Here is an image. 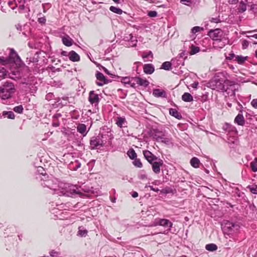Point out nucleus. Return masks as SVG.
I'll use <instances>...</instances> for the list:
<instances>
[{"instance_id":"55","label":"nucleus","mask_w":257,"mask_h":257,"mask_svg":"<svg viewBox=\"0 0 257 257\" xmlns=\"http://www.w3.org/2000/svg\"><path fill=\"white\" fill-rule=\"evenodd\" d=\"M38 22L40 23V24H45L46 22V20L45 19V18L44 17H41V18H39L38 19Z\"/></svg>"},{"instance_id":"64","label":"nucleus","mask_w":257,"mask_h":257,"mask_svg":"<svg viewBox=\"0 0 257 257\" xmlns=\"http://www.w3.org/2000/svg\"><path fill=\"white\" fill-rule=\"evenodd\" d=\"M8 62V60H5L4 57H0V62H1L3 65L7 64Z\"/></svg>"},{"instance_id":"10","label":"nucleus","mask_w":257,"mask_h":257,"mask_svg":"<svg viewBox=\"0 0 257 257\" xmlns=\"http://www.w3.org/2000/svg\"><path fill=\"white\" fill-rule=\"evenodd\" d=\"M117 78H120V81L124 84H130L131 87L133 88H136V83L134 82V77H119L117 76Z\"/></svg>"},{"instance_id":"43","label":"nucleus","mask_w":257,"mask_h":257,"mask_svg":"<svg viewBox=\"0 0 257 257\" xmlns=\"http://www.w3.org/2000/svg\"><path fill=\"white\" fill-rule=\"evenodd\" d=\"M133 164L139 168H142L143 166V164L141 162L140 159L135 158L134 161L133 162Z\"/></svg>"},{"instance_id":"2","label":"nucleus","mask_w":257,"mask_h":257,"mask_svg":"<svg viewBox=\"0 0 257 257\" xmlns=\"http://www.w3.org/2000/svg\"><path fill=\"white\" fill-rule=\"evenodd\" d=\"M37 178L40 180L41 185L44 188L46 187L53 191L58 190L57 180L52 178H49L46 173H41L37 177Z\"/></svg>"},{"instance_id":"19","label":"nucleus","mask_w":257,"mask_h":257,"mask_svg":"<svg viewBox=\"0 0 257 257\" xmlns=\"http://www.w3.org/2000/svg\"><path fill=\"white\" fill-rule=\"evenodd\" d=\"M222 128L224 131L228 132H236L237 131L236 130V128L235 126L232 125V124L228 123H225L222 127Z\"/></svg>"},{"instance_id":"53","label":"nucleus","mask_w":257,"mask_h":257,"mask_svg":"<svg viewBox=\"0 0 257 257\" xmlns=\"http://www.w3.org/2000/svg\"><path fill=\"white\" fill-rule=\"evenodd\" d=\"M249 45V43L247 40H243L242 42V49H246Z\"/></svg>"},{"instance_id":"60","label":"nucleus","mask_w":257,"mask_h":257,"mask_svg":"<svg viewBox=\"0 0 257 257\" xmlns=\"http://www.w3.org/2000/svg\"><path fill=\"white\" fill-rule=\"evenodd\" d=\"M102 70H103V71L107 74L109 75H110L111 76V77H113V75H112V74H111L109 71L104 67H102Z\"/></svg>"},{"instance_id":"38","label":"nucleus","mask_w":257,"mask_h":257,"mask_svg":"<svg viewBox=\"0 0 257 257\" xmlns=\"http://www.w3.org/2000/svg\"><path fill=\"white\" fill-rule=\"evenodd\" d=\"M39 53L40 52H37L34 57H33L32 58H30V62H33V63H36V62H38L39 61Z\"/></svg>"},{"instance_id":"25","label":"nucleus","mask_w":257,"mask_h":257,"mask_svg":"<svg viewBox=\"0 0 257 257\" xmlns=\"http://www.w3.org/2000/svg\"><path fill=\"white\" fill-rule=\"evenodd\" d=\"M169 113L172 116L178 119H181L182 118L181 113L179 112L176 109L170 108L169 110Z\"/></svg>"},{"instance_id":"9","label":"nucleus","mask_w":257,"mask_h":257,"mask_svg":"<svg viewBox=\"0 0 257 257\" xmlns=\"http://www.w3.org/2000/svg\"><path fill=\"white\" fill-rule=\"evenodd\" d=\"M143 155L145 158L148 161L150 164H152L153 162L157 161L160 158L155 156L152 152L148 150L143 151Z\"/></svg>"},{"instance_id":"46","label":"nucleus","mask_w":257,"mask_h":257,"mask_svg":"<svg viewBox=\"0 0 257 257\" xmlns=\"http://www.w3.org/2000/svg\"><path fill=\"white\" fill-rule=\"evenodd\" d=\"M161 192L163 194H169L173 192V190L170 187H166L161 190Z\"/></svg>"},{"instance_id":"27","label":"nucleus","mask_w":257,"mask_h":257,"mask_svg":"<svg viewBox=\"0 0 257 257\" xmlns=\"http://www.w3.org/2000/svg\"><path fill=\"white\" fill-rule=\"evenodd\" d=\"M182 99L185 102H191L193 100V96L188 92H185L182 95Z\"/></svg>"},{"instance_id":"8","label":"nucleus","mask_w":257,"mask_h":257,"mask_svg":"<svg viewBox=\"0 0 257 257\" xmlns=\"http://www.w3.org/2000/svg\"><path fill=\"white\" fill-rule=\"evenodd\" d=\"M88 100L92 105L96 106L98 105L100 99L98 95L95 93L94 91H90L89 93Z\"/></svg>"},{"instance_id":"6","label":"nucleus","mask_w":257,"mask_h":257,"mask_svg":"<svg viewBox=\"0 0 257 257\" xmlns=\"http://www.w3.org/2000/svg\"><path fill=\"white\" fill-rule=\"evenodd\" d=\"M208 35L214 41L221 39L222 34L221 30L219 29L215 30H210L208 33Z\"/></svg>"},{"instance_id":"33","label":"nucleus","mask_w":257,"mask_h":257,"mask_svg":"<svg viewBox=\"0 0 257 257\" xmlns=\"http://www.w3.org/2000/svg\"><path fill=\"white\" fill-rule=\"evenodd\" d=\"M205 248L208 251H213L217 249V246L214 243H210L206 245Z\"/></svg>"},{"instance_id":"61","label":"nucleus","mask_w":257,"mask_h":257,"mask_svg":"<svg viewBox=\"0 0 257 257\" xmlns=\"http://www.w3.org/2000/svg\"><path fill=\"white\" fill-rule=\"evenodd\" d=\"M234 57H236L235 56V54L234 53H230L229 54L228 56L226 57V59L227 60H232Z\"/></svg>"},{"instance_id":"47","label":"nucleus","mask_w":257,"mask_h":257,"mask_svg":"<svg viewBox=\"0 0 257 257\" xmlns=\"http://www.w3.org/2000/svg\"><path fill=\"white\" fill-rule=\"evenodd\" d=\"M17 57L18 58L20 59L19 56H18V54L15 52L14 49H11L10 50V57Z\"/></svg>"},{"instance_id":"51","label":"nucleus","mask_w":257,"mask_h":257,"mask_svg":"<svg viewBox=\"0 0 257 257\" xmlns=\"http://www.w3.org/2000/svg\"><path fill=\"white\" fill-rule=\"evenodd\" d=\"M117 91H121V92H122L121 95L120 96V97H119L120 98L122 99H124L126 97V96H127V91H126L125 92H123L122 89H120V88L118 89Z\"/></svg>"},{"instance_id":"11","label":"nucleus","mask_w":257,"mask_h":257,"mask_svg":"<svg viewBox=\"0 0 257 257\" xmlns=\"http://www.w3.org/2000/svg\"><path fill=\"white\" fill-rule=\"evenodd\" d=\"M151 164L152 165L153 171L156 174H159L161 171L160 167L163 165V161L160 158Z\"/></svg>"},{"instance_id":"35","label":"nucleus","mask_w":257,"mask_h":257,"mask_svg":"<svg viewBox=\"0 0 257 257\" xmlns=\"http://www.w3.org/2000/svg\"><path fill=\"white\" fill-rule=\"evenodd\" d=\"M109 10L111 12L118 15H121L123 12L122 10L118 8L115 7L114 6H111L109 8Z\"/></svg>"},{"instance_id":"48","label":"nucleus","mask_w":257,"mask_h":257,"mask_svg":"<svg viewBox=\"0 0 257 257\" xmlns=\"http://www.w3.org/2000/svg\"><path fill=\"white\" fill-rule=\"evenodd\" d=\"M148 16L151 18H154L157 17V13L155 11H150L148 12Z\"/></svg>"},{"instance_id":"41","label":"nucleus","mask_w":257,"mask_h":257,"mask_svg":"<svg viewBox=\"0 0 257 257\" xmlns=\"http://www.w3.org/2000/svg\"><path fill=\"white\" fill-rule=\"evenodd\" d=\"M250 168L251 171L253 172H257V163L254 161L250 162Z\"/></svg>"},{"instance_id":"26","label":"nucleus","mask_w":257,"mask_h":257,"mask_svg":"<svg viewBox=\"0 0 257 257\" xmlns=\"http://www.w3.org/2000/svg\"><path fill=\"white\" fill-rule=\"evenodd\" d=\"M99 137H100V140L103 141V146L105 145L108 140H110V136L108 135V132L106 134H99L98 135Z\"/></svg>"},{"instance_id":"54","label":"nucleus","mask_w":257,"mask_h":257,"mask_svg":"<svg viewBox=\"0 0 257 257\" xmlns=\"http://www.w3.org/2000/svg\"><path fill=\"white\" fill-rule=\"evenodd\" d=\"M70 191L72 194H79L80 193V192L78 190V188H75L74 187H73L72 189H70Z\"/></svg>"},{"instance_id":"58","label":"nucleus","mask_w":257,"mask_h":257,"mask_svg":"<svg viewBox=\"0 0 257 257\" xmlns=\"http://www.w3.org/2000/svg\"><path fill=\"white\" fill-rule=\"evenodd\" d=\"M251 104L255 108H257V99H253L251 102Z\"/></svg>"},{"instance_id":"12","label":"nucleus","mask_w":257,"mask_h":257,"mask_svg":"<svg viewBox=\"0 0 257 257\" xmlns=\"http://www.w3.org/2000/svg\"><path fill=\"white\" fill-rule=\"evenodd\" d=\"M95 76L96 79L99 80V82H96V83L98 86H102L105 84L108 83V80L105 78L104 75L100 72L97 71L95 74Z\"/></svg>"},{"instance_id":"23","label":"nucleus","mask_w":257,"mask_h":257,"mask_svg":"<svg viewBox=\"0 0 257 257\" xmlns=\"http://www.w3.org/2000/svg\"><path fill=\"white\" fill-rule=\"evenodd\" d=\"M171 141L170 138L167 135L165 132L163 133L159 139V142H161L165 144H169Z\"/></svg>"},{"instance_id":"39","label":"nucleus","mask_w":257,"mask_h":257,"mask_svg":"<svg viewBox=\"0 0 257 257\" xmlns=\"http://www.w3.org/2000/svg\"><path fill=\"white\" fill-rule=\"evenodd\" d=\"M128 42L130 43L129 46L135 47L137 45V40L136 38L132 35V38Z\"/></svg>"},{"instance_id":"20","label":"nucleus","mask_w":257,"mask_h":257,"mask_svg":"<svg viewBox=\"0 0 257 257\" xmlns=\"http://www.w3.org/2000/svg\"><path fill=\"white\" fill-rule=\"evenodd\" d=\"M77 131L79 133L85 136L87 134L86 126L85 124L79 123L77 126Z\"/></svg>"},{"instance_id":"14","label":"nucleus","mask_w":257,"mask_h":257,"mask_svg":"<svg viewBox=\"0 0 257 257\" xmlns=\"http://www.w3.org/2000/svg\"><path fill=\"white\" fill-rule=\"evenodd\" d=\"M153 94L156 97L166 98L167 94L165 90L160 89H155L153 90Z\"/></svg>"},{"instance_id":"16","label":"nucleus","mask_w":257,"mask_h":257,"mask_svg":"<svg viewBox=\"0 0 257 257\" xmlns=\"http://www.w3.org/2000/svg\"><path fill=\"white\" fill-rule=\"evenodd\" d=\"M68 57L72 62H78L80 60L79 55L74 51H71L69 52Z\"/></svg>"},{"instance_id":"62","label":"nucleus","mask_w":257,"mask_h":257,"mask_svg":"<svg viewBox=\"0 0 257 257\" xmlns=\"http://www.w3.org/2000/svg\"><path fill=\"white\" fill-rule=\"evenodd\" d=\"M151 57V58H153V53L151 51H149L147 53V54L145 55V56H143V57L144 58H148L149 57Z\"/></svg>"},{"instance_id":"56","label":"nucleus","mask_w":257,"mask_h":257,"mask_svg":"<svg viewBox=\"0 0 257 257\" xmlns=\"http://www.w3.org/2000/svg\"><path fill=\"white\" fill-rule=\"evenodd\" d=\"M210 21L211 22L214 23H218L220 22V20L219 17L212 18Z\"/></svg>"},{"instance_id":"1","label":"nucleus","mask_w":257,"mask_h":257,"mask_svg":"<svg viewBox=\"0 0 257 257\" xmlns=\"http://www.w3.org/2000/svg\"><path fill=\"white\" fill-rule=\"evenodd\" d=\"M229 75L226 71H222L216 73L214 80L209 82L210 86L213 89H218L225 91L230 96L235 97V92L238 91V87L236 88L237 84L234 81L228 79Z\"/></svg>"},{"instance_id":"13","label":"nucleus","mask_w":257,"mask_h":257,"mask_svg":"<svg viewBox=\"0 0 257 257\" xmlns=\"http://www.w3.org/2000/svg\"><path fill=\"white\" fill-rule=\"evenodd\" d=\"M134 82L136 83V84H137L139 86L144 87H147L149 84V82L147 80L143 79L140 77H135Z\"/></svg>"},{"instance_id":"45","label":"nucleus","mask_w":257,"mask_h":257,"mask_svg":"<svg viewBox=\"0 0 257 257\" xmlns=\"http://www.w3.org/2000/svg\"><path fill=\"white\" fill-rule=\"evenodd\" d=\"M203 30H204V29L202 27H200L199 26H195V27H194L192 29L191 32L193 34H195L199 31H203Z\"/></svg>"},{"instance_id":"24","label":"nucleus","mask_w":257,"mask_h":257,"mask_svg":"<svg viewBox=\"0 0 257 257\" xmlns=\"http://www.w3.org/2000/svg\"><path fill=\"white\" fill-rule=\"evenodd\" d=\"M73 40L68 35L62 38V42L66 46L69 47L72 45Z\"/></svg>"},{"instance_id":"40","label":"nucleus","mask_w":257,"mask_h":257,"mask_svg":"<svg viewBox=\"0 0 257 257\" xmlns=\"http://www.w3.org/2000/svg\"><path fill=\"white\" fill-rule=\"evenodd\" d=\"M55 99L56 100L55 102L57 103L58 105L59 106L60 105L61 106H65V105H67V102H62V101L61 100L62 98L57 97Z\"/></svg>"},{"instance_id":"44","label":"nucleus","mask_w":257,"mask_h":257,"mask_svg":"<svg viewBox=\"0 0 257 257\" xmlns=\"http://www.w3.org/2000/svg\"><path fill=\"white\" fill-rule=\"evenodd\" d=\"M200 51V49L198 47H195L193 45L191 46V50L190 52V54L191 55H194L196 54L197 53L199 52Z\"/></svg>"},{"instance_id":"49","label":"nucleus","mask_w":257,"mask_h":257,"mask_svg":"<svg viewBox=\"0 0 257 257\" xmlns=\"http://www.w3.org/2000/svg\"><path fill=\"white\" fill-rule=\"evenodd\" d=\"M24 4H20L19 5H18V7L19 8L20 13H21L24 10V9H25ZM16 7V6L14 7H13V8H12V9L14 10V9H15Z\"/></svg>"},{"instance_id":"31","label":"nucleus","mask_w":257,"mask_h":257,"mask_svg":"<svg viewBox=\"0 0 257 257\" xmlns=\"http://www.w3.org/2000/svg\"><path fill=\"white\" fill-rule=\"evenodd\" d=\"M88 231L84 229V228L82 226H80L78 228V235L84 237L86 236L87 234Z\"/></svg>"},{"instance_id":"17","label":"nucleus","mask_w":257,"mask_h":257,"mask_svg":"<svg viewBox=\"0 0 257 257\" xmlns=\"http://www.w3.org/2000/svg\"><path fill=\"white\" fill-rule=\"evenodd\" d=\"M164 132L163 131H160L158 129H154L152 131L151 136L153 139L155 140L157 142H159V139Z\"/></svg>"},{"instance_id":"57","label":"nucleus","mask_w":257,"mask_h":257,"mask_svg":"<svg viewBox=\"0 0 257 257\" xmlns=\"http://www.w3.org/2000/svg\"><path fill=\"white\" fill-rule=\"evenodd\" d=\"M181 3L187 6H190L192 4V1L191 0H181Z\"/></svg>"},{"instance_id":"50","label":"nucleus","mask_w":257,"mask_h":257,"mask_svg":"<svg viewBox=\"0 0 257 257\" xmlns=\"http://www.w3.org/2000/svg\"><path fill=\"white\" fill-rule=\"evenodd\" d=\"M132 38V34H126L124 36L123 40L125 41L130 42V39H131Z\"/></svg>"},{"instance_id":"63","label":"nucleus","mask_w":257,"mask_h":257,"mask_svg":"<svg viewBox=\"0 0 257 257\" xmlns=\"http://www.w3.org/2000/svg\"><path fill=\"white\" fill-rule=\"evenodd\" d=\"M62 114L60 113H57L55 114H54L53 116V118L55 119V120H57V119L61 117Z\"/></svg>"},{"instance_id":"34","label":"nucleus","mask_w":257,"mask_h":257,"mask_svg":"<svg viewBox=\"0 0 257 257\" xmlns=\"http://www.w3.org/2000/svg\"><path fill=\"white\" fill-rule=\"evenodd\" d=\"M172 64L170 62L166 61L163 63L161 66V69L165 70H169L171 68Z\"/></svg>"},{"instance_id":"22","label":"nucleus","mask_w":257,"mask_h":257,"mask_svg":"<svg viewBox=\"0 0 257 257\" xmlns=\"http://www.w3.org/2000/svg\"><path fill=\"white\" fill-rule=\"evenodd\" d=\"M116 124L120 128L125 126L126 121L125 118L122 117H118L116 119Z\"/></svg>"},{"instance_id":"4","label":"nucleus","mask_w":257,"mask_h":257,"mask_svg":"<svg viewBox=\"0 0 257 257\" xmlns=\"http://www.w3.org/2000/svg\"><path fill=\"white\" fill-rule=\"evenodd\" d=\"M239 228L240 226L238 224L229 221L225 222L222 227V230L226 238H227V236L230 237V235L238 231Z\"/></svg>"},{"instance_id":"21","label":"nucleus","mask_w":257,"mask_h":257,"mask_svg":"<svg viewBox=\"0 0 257 257\" xmlns=\"http://www.w3.org/2000/svg\"><path fill=\"white\" fill-rule=\"evenodd\" d=\"M225 45L224 42H222L221 39L215 41L213 43V46L215 49H222Z\"/></svg>"},{"instance_id":"29","label":"nucleus","mask_w":257,"mask_h":257,"mask_svg":"<svg viewBox=\"0 0 257 257\" xmlns=\"http://www.w3.org/2000/svg\"><path fill=\"white\" fill-rule=\"evenodd\" d=\"M190 164L193 167L197 168L199 166L200 161L197 158L193 157L190 160Z\"/></svg>"},{"instance_id":"18","label":"nucleus","mask_w":257,"mask_h":257,"mask_svg":"<svg viewBox=\"0 0 257 257\" xmlns=\"http://www.w3.org/2000/svg\"><path fill=\"white\" fill-rule=\"evenodd\" d=\"M234 122L239 125L243 126L245 123L243 115L241 113H238L234 119Z\"/></svg>"},{"instance_id":"37","label":"nucleus","mask_w":257,"mask_h":257,"mask_svg":"<svg viewBox=\"0 0 257 257\" xmlns=\"http://www.w3.org/2000/svg\"><path fill=\"white\" fill-rule=\"evenodd\" d=\"M247 188L249 190V191L253 194H257V185H253L252 186H248Z\"/></svg>"},{"instance_id":"7","label":"nucleus","mask_w":257,"mask_h":257,"mask_svg":"<svg viewBox=\"0 0 257 257\" xmlns=\"http://www.w3.org/2000/svg\"><path fill=\"white\" fill-rule=\"evenodd\" d=\"M155 225H160L165 227H168V230H170L172 227L173 223L168 219H159L155 221Z\"/></svg>"},{"instance_id":"5","label":"nucleus","mask_w":257,"mask_h":257,"mask_svg":"<svg viewBox=\"0 0 257 257\" xmlns=\"http://www.w3.org/2000/svg\"><path fill=\"white\" fill-rule=\"evenodd\" d=\"M90 145L91 150L99 149L103 147V141L100 140L98 135L91 138L90 141Z\"/></svg>"},{"instance_id":"28","label":"nucleus","mask_w":257,"mask_h":257,"mask_svg":"<svg viewBox=\"0 0 257 257\" xmlns=\"http://www.w3.org/2000/svg\"><path fill=\"white\" fill-rule=\"evenodd\" d=\"M247 56L244 57L242 55H237L235 57V61H236L239 64H242L246 60H247Z\"/></svg>"},{"instance_id":"59","label":"nucleus","mask_w":257,"mask_h":257,"mask_svg":"<svg viewBox=\"0 0 257 257\" xmlns=\"http://www.w3.org/2000/svg\"><path fill=\"white\" fill-rule=\"evenodd\" d=\"M16 7H18V5L20 4H25V0H15Z\"/></svg>"},{"instance_id":"42","label":"nucleus","mask_w":257,"mask_h":257,"mask_svg":"<svg viewBox=\"0 0 257 257\" xmlns=\"http://www.w3.org/2000/svg\"><path fill=\"white\" fill-rule=\"evenodd\" d=\"M23 109L24 108L22 105L15 106L13 109L14 111L18 113H22L23 112Z\"/></svg>"},{"instance_id":"15","label":"nucleus","mask_w":257,"mask_h":257,"mask_svg":"<svg viewBox=\"0 0 257 257\" xmlns=\"http://www.w3.org/2000/svg\"><path fill=\"white\" fill-rule=\"evenodd\" d=\"M144 72L147 74H151L155 71V68L152 64H146L143 67Z\"/></svg>"},{"instance_id":"32","label":"nucleus","mask_w":257,"mask_h":257,"mask_svg":"<svg viewBox=\"0 0 257 257\" xmlns=\"http://www.w3.org/2000/svg\"><path fill=\"white\" fill-rule=\"evenodd\" d=\"M3 115L4 116H7L9 119H13L15 117V115L13 111H4L3 112Z\"/></svg>"},{"instance_id":"3","label":"nucleus","mask_w":257,"mask_h":257,"mask_svg":"<svg viewBox=\"0 0 257 257\" xmlns=\"http://www.w3.org/2000/svg\"><path fill=\"white\" fill-rule=\"evenodd\" d=\"M15 89L13 83L7 81L0 87V97L3 100L11 98L15 93Z\"/></svg>"},{"instance_id":"36","label":"nucleus","mask_w":257,"mask_h":257,"mask_svg":"<svg viewBox=\"0 0 257 257\" xmlns=\"http://www.w3.org/2000/svg\"><path fill=\"white\" fill-rule=\"evenodd\" d=\"M127 155L131 159H135L137 157V154L133 149H130L127 151Z\"/></svg>"},{"instance_id":"30","label":"nucleus","mask_w":257,"mask_h":257,"mask_svg":"<svg viewBox=\"0 0 257 257\" xmlns=\"http://www.w3.org/2000/svg\"><path fill=\"white\" fill-rule=\"evenodd\" d=\"M238 12L239 13H242L246 10V5L244 2L241 1L239 3L238 7L237 8Z\"/></svg>"},{"instance_id":"52","label":"nucleus","mask_w":257,"mask_h":257,"mask_svg":"<svg viewBox=\"0 0 257 257\" xmlns=\"http://www.w3.org/2000/svg\"><path fill=\"white\" fill-rule=\"evenodd\" d=\"M7 71L4 68H0V77H5L7 75Z\"/></svg>"}]
</instances>
